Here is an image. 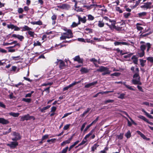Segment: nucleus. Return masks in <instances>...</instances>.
Wrapping results in <instances>:
<instances>
[{
	"instance_id": "obj_1",
	"label": "nucleus",
	"mask_w": 153,
	"mask_h": 153,
	"mask_svg": "<svg viewBox=\"0 0 153 153\" xmlns=\"http://www.w3.org/2000/svg\"><path fill=\"white\" fill-rule=\"evenodd\" d=\"M65 32L63 33L60 37L61 40H64L66 39L72 38L73 37V35L71 30L70 29H68L67 28L64 29Z\"/></svg>"
},
{
	"instance_id": "obj_2",
	"label": "nucleus",
	"mask_w": 153,
	"mask_h": 153,
	"mask_svg": "<svg viewBox=\"0 0 153 153\" xmlns=\"http://www.w3.org/2000/svg\"><path fill=\"white\" fill-rule=\"evenodd\" d=\"M140 77L139 74L135 73L133 76V79L132 80V83L134 85H141L142 84L140 82Z\"/></svg>"
},
{
	"instance_id": "obj_3",
	"label": "nucleus",
	"mask_w": 153,
	"mask_h": 153,
	"mask_svg": "<svg viewBox=\"0 0 153 153\" xmlns=\"http://www.w3.org/2000/svg\"><path fill=\"white\" fill-rule=\"evenodd\" d=\"M96 71L104 72L102 74L103 76L106 74H109L111 73V71L109 70L107 68L103 66L100 67Z\"/></svg>"
},
{
	"instance_id": "obj_4",
	"label": "nucleus",
	"mask_w": 153,
	"mask_h": 153,
	"mask_svg": "<svg viewBox=\"0 0 153 153\" xmlns=\"http://www.w3.org/2000/svg\"><path fill=\"white\" fill-rule=\"evenodd\" d=\"M18 145V143L16 141L10 142L9 143L7 144V146H9L10 148L12 149L15 148Z\"/></svg>"
},
{
	"instance_id": "obj_5",
	"label": "nucleus",
	"mask_w": 153,
	"mask_h": 153,
	"mask_svg": "<svg viewBox=\"0 0 153 153\" xmlns=\"http://www.w3.org/2000/svg\"><path fill=\"white\" fill-rule=\"evenodd\" d=\"M32 119H34L35 118L33 117L30 116L28 114H27L21 117L20 121H23L25 120H27Z\"/></svg>"
},
{
	"instance_id": "obj_6",
	"label": "nucleus",
	"mask_w": 153,
	"mask_h": 153,
	"mask_svg": "<svg viewBox=\"0 0 153 153\" xmlns=\"http://www.w3.org/2000/svg\"><path fill=\"white\" fill-rule=\"evenodd\" d=\"M57 7L62 10H68L70 8V5L68 4H63L57 6Z\"/></svg>"
},
{
	"instance_id": "obj_7",
	"label": "nucleus",
	"mask_w": 153,
	"mask_h": 153,
	"mask_svg": "<svg viewBox=\"0 0 153 153\" xmlns=\"http://www.w3.org/2000/svg\"><path fill=\"white\" fill-rule=\"evenodd\" d=\"M12 135L14 136V137L12 139V140L16 141L17 140L20 139L21 138L19 134L16 132H13Z\"/></svg>"
},
{
	"instance_id": "obj_8",
	"label": "nucleus",
	"mask_w": 153,
	"mask_h": 153,
	"mask_svg": "<svg viewBox=\"0 0 153 153\" xmlns=\"http://www.w3.org/2000/svg\"><path fill=\"white\" fill-rule=\"evenodd\" d=\"M152 3L151 2H147L144 3L143 5L141 7L146 9H150L152 8Z\"/></svg>"
},
{
	"instance_id": "obj_9",
	"label": "nucleus",
	"mask_w": 153,
	"mask_h": 153,
	"mask_svg": "<svg viewBox=\"0 0 153 153\" xmlns=\"http://www.w3.org/2000/svg\"><path fill=\"white\" fill-rule=\"evenodd\" d=\"M74 134H73L69 139L67 140H66L65 141H63L62 143L61 144V145L62 146H64L65 144H69V143L72 140V139L73 137L74 136Z\"/></svg>"
},
{
	"instance_id": "obj_10",
	"label": "nucleus",
	"mask_w": 153,
	"mask_h": 153,
	"mask_svg": "<svg viewBox=\"0 0 153 153\" xmlns=\"http://www.w3.org/2000/svg\"><path fill=\"white\" fill-rule=\"evenodd\" d=\"M142 46H144V47L145 48L144 50L146 49V48H147V49L146 51L147 52H148L151 47V45L149 43H147L146 44L141 45L140 47H141Z\"/></svg>"
},
{
	"instance_id": "obj_11",
	"label": "nucleus",
	"mask_w": 153,
	"mask_h": 153,
	"mask_svg": "<svg viewBox=\"0 0 153 153\" xmlns=\"http://www.w3.org/2000/svg\"><path fill=\"white\" fill-rule=\"evenodd\" d=\"M74 61L77 62L79 63H82L83 62V59L80 58L79 56H76L73 59Z\"/></svg>"
},
{
	"instance_id": "obj_12",
	"label": "nucleus",
	"mask_w": 153,
	"mask_h": 153,
	"mask_svg": "<svg viewBox=\"0 0 153 153\" xmlns=\"http://www.w3.org/2000/svg\"><path fill=\"white\" fill-rule=\"evenodd\" d=\"M144 46H142L141 47H140L141 52L138 53V54L140 57H142L144 55Z\"/></svg>"
},
{
	"instance_id": "obj_13",
	"label": "nucleus",
	"mask_w": 153,
	"mask_h": 153,
	"mask_svg": "<svg viewBox=\"0 0 153 153\" xmlns=\"http://www.w3.org/2000/svg\"><path fill=\"white\" fill-rule=\"evenodd\" d=\"M114 44L115 45L117 46L119 45H128V44L126 42H114Z\"/></svg>"
},
{
	"instance_id": "obj_14",
	"label": "nucleus",
	"mask_w": 153,
	"mask_h": 153,
	"mask_svg": "<svg viewBox=\"0 0 153 153\" xmlns=\"http://www.w3.org/2000/svg\"><path fill=\"white\" fill-rule=\"evenodd\" d=\"M9 123V121L3 118L0 117V123L4 125L7 124Z\"/></svg>"
},
{
	"instance_id": "obj_15",
	"label": "nucleus",
	"mask_w": 153,
	"mask_h": 153,
	"mask_svg": "<svg viewBox=\"0 0 153 153\" xmlns=\"http://www.w3.org/2000/svg\"><path fill=\"white\" fill-rule=\"evenodd\" d=\"M12 37L17 38L20 40L22 41L24 39V37L21 35L19 34H13L12 35Z\"/></svg>"
},
{
	"instance_id": "obj_16",
	"label": "nucleus",
	"mask_w": 153,
	"mask_h": 153,
	"mask_svg": "<svg viewBox=\"0 0 153 153\" xmlns=\"http://www.w3.org/2000/svg\"><path fill=\"white\" fill-rule=\"evenodd\" d=\"M77 16L78 17V22H80V21H81L83 23H85L86 22V19L85 17L84 16L83 18H82L79 15H78Z\"/></svg>"
},
{
	"instance_id": "obj_17",
	"label": "nucleus",
	"mask_w": 153,
	"mask_h": 153,
	"mask_svg": "<svg viewBox=\"0 0 153 153\" xmlns=\"http://www.w3.org/2000/svg\"><path fill=\"white\" fill-rule=\"evenodd\" d=\"M50 107V105H48L46 107L43 108H41L40 107H39L38 108L39 111H41V112H45V111L48 109Z\"/></svg>"
},
{
	"instance_id": "obj_18",
	"label": "nucleus",
	"mask_w": 153,
	"mask_h": 153,
	"mask_svg": "<svg viewBox=\"0 0 153 153\" xmlns=\"http://www.w3.org/2000/svg\"><path fill=\"white\" fill-rule=\"evenodd\" d=\"M58 61H59V68L61 69H63V67L65 66V62L61 59L60 60H58Z\"/></svg>"
},
{
	"instance_id": "obj_19",
	"label": "nucleus",
	"mask_w": 153,
	"mask_h": 153,
	"mask_svg": "<svg viewBox=\"0 0 153 153\" xmlns=\"http://www.w3.org/2000/svg\"><path fill=\"white\" fill-rule=\"evenodd\" d=\"M27 33L30 36V37H32L33 38L36 37L37 36V35L35 34L34 31H31L30 30L28 31Z\"/></svg>"
},
{
	"instance_id": "obj_20",
	"label": "nucleus",
	"mask_w": 153,
	"mask_h": 153,
	"mask_svg": "<svg viewBox=\"0 0 153 153\" xmlns=\"http://www.w3.org/2000/svg\"><path fill=\"white\" fill-rule=\"evenodd\" d=\"M97 83V81L93 82L91 83H89L88 84L86 85L85 87L86 88H88L96 84Z\"/></svg>"
},
{
	"instance_id": "obj_21",
	"label": "nucleus",
	"mask_w": 153,
	"mask_h": 153,
	"mask_svg": "<svg viewBox=\"0 0 153 153\" xmlns=\"http://www.w3.org/2000/svg\"><path fill=\"white\" fill-rule=\"evenodd\" d=\"M131 59L133 60V62L135 64H137L138 58L136 56H133L131 57Z\"/></svg>"
},
{
	"instance_id": "obj_22",
	"label": "nucleus",
	"mask_w": 153,
	"mask_h": 153,
	"mask_svg": "<svg viewBox=\"0 0 153 153\" xmlns=\"http://www.w3.org/2000/svg\"><path fill=\"white\" fill-rule=\"evenodd\" d=\"M22 31H28L30 30H32V28L29 27L27 25H25L24 27H22Z\"/></svg>"
},
{
	"instance_id": "obj_23",
	"label": "nucleus",
	"mask_w": 153,
	"mask_h": 153,
	"mask_svg": "<svg viewBox=\"0 0 153 153\" xmlns=\"http://www.w3.org/2000/svg\"><path fill=\"white\" fill-rule=\"evenodd\" d=\"M94 131V129H92L88 134H87L84 137V139H86L88 138L90 136L92 135L93 132Z\"/></svg>"
},
{
	"instance_id": "obj_24",
	"label": "nucleus",
	"mask_w": 153,
	"mask_h": 153,
	"mask_svg": "<svg viewBox=\"0 0 153 153\" xmlns=\"http://www.w3.org/2000/svg\"><path fill=\"white\" fill-rule=\"evenodd\" d=\"M89 70L85 68H82L80 70V71L82 73H87L89 72Z\"/></svg>"
},
{
	"instance_id": "obj_25",
	"label": "nucleus",
	"mask_w": 153,
	"mask_h": 153,
	"mask_svg": "<svg viewBox=\"0 0 153 153\" xmlns=\"http://www.w3.org/2000/svg\"><path fill=\"white\" fill-rule=\"evenodd\" d=\"M9 114L14 117H17L19 116V113H15L13 112H11L9 113Z\"/></svg>"
},
{
	"instance_id": "obj_26",
	"label": "nucleus",
	"mask_w": 153,
	"mask_h": 153,
	"mask_svg": "<svg viewBox=\"0 0 153 153\" xmlns=\"http://www.w3.org/2000/svg\"><path fill=\"white\" fill-rule=\"evenodd\" d=\"M31 23L33 25H42V22L40 20H39L37 22H31Z\"/></svg>"
},
{
	"instance_id": "obj_27",
	"label": "nucleus",
	"mask_w": 153,
	"mask_h": 153,
	"mask_svg": "<svg viewBox=\"0 0 153 153\" xmlns=\"http://www.w3.org/2000/svg\"><path fill=\"white\" fill-rule=\"evenodd\" d=\"M90 110L91 108H88L87 109V110L85 111L80 116L82 117H84L85 116Z\"/></svg>"
},
{
	"instance_id": "obj_28",
	"label": "nucleus",
	"mask_w": 153,
	"mask_h": 153,
	"mask_svg": "<svg viewBox=\"0 0 153 153\" xmlns=\"http://www.w3.org/2000/svg\"><path fill=\"white\" fill-rule=\"evenodd\" d=\"M146 14L147 13L144 12L138 13V15L139 17L141 18L145 16Z\"/></svg>"
},
{
	"instance_id": "obj_29",
	"label": "nucleus",
	"mask_w": 153,
	"mask_h": 153,
	"mask_svg": "<svg viewBox=\"0 0 153 153\" xmlns=\"http://www.w3.org/2000/svg\"><path fill=\"white\" fill-rule=\"evenodd\" d=\"M140 65L142 67H144L145 65V63L146 62V60H144L143 59H140Z\"/></svg>"
},
{
	"instance_id": "obj_30",
	"label": "nucleus",
	"mask_w": 153,
	"mask_h": 153,
	"mask_svg": "<svg viewBox=\"0 0 153 153\" xmlns=\"http://www.w3.org/2000/svg\"><path fill=\"white\" fill-rule=\"evenodd\" d=\"M80 23L79 22H78V23H76L75 22H74L72 23V24L71 25V27L74 28L77 27L78 25L80 24Z\"/></svg>"
},
{
	"instance_id": "obj_31",
	"label": "nucleus",
	"mask_w": 153,
	"mask_h": 153,
	"mask_svg": "<svg viewBox=\"0 0 153 153\" xmlns=\"http://www.w3.org/2000/svg\"><path fill=\"white\" fill-rule=\"evenodd\" d=\"M99 146V145L97 143H95L94 145L93 146L91 147V151L94 152L96 149Z\"/></svg>"
},
{
	"instance_id": "obj_32",
	"label": "nucleus",
	"mask_w": 153,
	"mask_h": 153,
	"mask_svg": "<svg viewBox=\"0 0 153 153\" xmlns=\"http://www.w3.org/2000/svg\"><path fill=\"white\" fill-rule=\"evenodd\" d=\"M114 22V23H112L111 25H110L109 27L111 29H112L114 28L116 29H117L116 27L115 26V22L113 21Z\"/></svg>"
},
{
	"instance_id": "obj_33",
	"label": "nucleus",
	"mask_w": 153,
	"mask_h": 153,
	"mask_svg": "<svg viewBox=\"0 0 153 153\" xmlns=\"http://www.w3.org/2000/svg\"><path fill=\"white\" fill-rule=\"evenodd\" d=\"M41 45V43L38 41H34L33 42V45L35 46H40Z\"/></svg>"
},
{
	"instance_id": "obj_34",
	"label": "nucleus",
	"mask_w": 153,
	"mask_h": 153,
	"mask_svg": "<svg viewBox=\"0 0 153 153\" xmlns=\"http://www.w3.org/2000/svg\"><path fill=\"white\" fill-rule=\"evenodd\" d=\"M73 86V85L72 83H71V84L69 85L64 88H63V91H65L66 90H67L68 89L72 87Z\"/></svg>"
},
{
	"instance_id": "obj_35",
	"label": "nucleus",
	"mask_w": 153,
	"mask_h": 153,
	"mask_svg": "<svg viewBox=\"0 0 153 153\" xmlns=\"http://www.w3.org/2000/svg\"><path fill=\"white\" fill-rule=\"evenodd\" d=\"M104 23L102 21H99L98 22V26L100 27H103L104 26Z\"/></svg>"
},
{
	"instance_id": "obj_36",
	"label": "nucleus",
	"mask_w": 153,
	"mask_h": 153,
	"mask_svg": "<svg viewBox=\"0 0 153 153\" xmlns=\"http://www.w3.org/2000/svg\"><path fill=\"white\" fill-rule=\"evenodd\" d=\"M22 101L25 102H26L29 103L31 101V99L30 98H23L22 99Z\"/></svg>"
},
{
	"instance_id": "obj_37",
	"label": "nucleus",
	"mask_w": 153,
	"mask_h": 153,
	"mask_svg": "<svg viewBox=\"0 0 153 153\" xmlns=\"http://www.w3.org/2000/svg\"><path fill=\"white\" fill-rule=\"evenodd\" d=\"M125 136L127 138H130L131 136V134L130 131H128L125 134Z\"/></svg>"
},
{
	"instance_id": "obj_38",
	"label": "nucleus",
	"mask_w": 153,
	"mask_h": 153,
	"mask_svg": "<svg viewBox=\"0 0 153 153\" xmlns=\"http://www.w3.org/2000/svg\"><path fill=\"white\" fill-rule=\"evenodd\" d=\"M87 141V140L86 139H84V138L82 142L78 145V146H81L84 144Z\"/></svg>"
},
{
	"instance_id": "obj_39",
	"label": "nucleus",
	"mask_w": 153,
	"mask_h": 153,
	"mask_svg": "<svg viewBox=\"0 0 153 153\" xmlns=\"http://www.w3.org/2000/svg\"><path fill=\"white\" fill-rule=\"evenodd\" d=\"M140 25L141 24L139 23H137L136 24L137 29L139 30H141L143 29L142 27L138 26Z\"/></svg>"
},
{
	"instance_id": "obj_40",
	"label": "nucleus",
	"mask_w": 153,
	"mask_h": 153,
	"mask_svg": "<svg viewBox=\"0 0 153 153\" xmlns=\"http://www.w3.org/2000/svg\"><path fill=\"white\" fill-rule=\"evenodd\" d=\"M7 28L8 29H14V25L10 24V25H7Z\"/></svg>"
},
{
	"instance_id": "obj_41",
	"label": "nucleus",
	"mask_w": 153,
	"mask_h": 153,
	"mask_svg": "<svg viewBox=\"0 0 153 153\" xmlns=\"http://www.w3.org/2000/svg\"><path fill=\"white\" fill-rule=\"evenodd\" d=\"M126 94L124 93H122L120 94V95L118 97V98H120V99H123L124 98V97L125 96Z\"/></svg>"
},
{
	"instance_id": "obj_42",
	"label": "nucleus",
	"mask_w": 153,
	"mask_h": 153,
	"mask_svg": "<svg viewBox=\"0 0 153 153\" xmlns=\"http://www.w3.org/2000/svg\"><path fill=\"white\" fill-rule=\"evenodd\" d=\"M13 47H10L7 48L9 49L8 51L10 52H13L15 51V50L14 49H11L12 48H13Z\"/></svg>"
},
{
	"instance_id": "obj_43",
	"label": "nucleus",
	"mask_w": 153,
	"mask_h": 153,
	"mask_svg": "<svg viewBox=\"0 0 153 153\" xmlns=\"http://www.w3.org/2000/svg\"><path fill=\"white\" fill-rule=\"evenodd\" d=\"M147 59L152 63H153V57H149L147 58Z\"/></svg>"
},
{
	"instance_id": "obj_44",
	"label": "nucleus",
	"mask_w": 153,
	"mask_h": 153,
	"mask_svg": "<svg viewBox=\"0 0 153 153\" xmlns=\"http://www.w3.org/2000/svg\"><path fill=\"white\" fill-rule=\"evenodd\" d=\"M68 149V147L67 146L65 149H63L61 152H60L59 153H66Z\"/></svg>"
},
{
	"instance_id": "obj_45",
	"label": "nucleus",
	"mask_w": 153,
	"mask_h": 153,
	"mask_svg": "<svg viewBox=\"0 0 153 153\" xmlns=\"http://www.w3.org/2000/svg\"><path fill=\"white\" fill-rule=\"evenodd\" d=\"M130 15V13H123L124 16L125 18H127Z\"/></svg>"
},
{
	"instance_id": "obj_46",
	"label": "nucleus",
	"mask_w": 153,
	"mask_h": 153,
	"mask_svg": "<svg viewBox=\"0 0 153 153\" xmlns=\"http://www.w3.org/2000/svg\"><path fill=\"white\" fill-rule=\"evenodd\" d=\"M88 20L91 21L94 19V17L91 15H88Z\"/></svg>"
},
{
	"instance_id": "obj_47",
	"label": "nucleus",
	"mask_w": 153,
	"mask_h": 153,
	"mask_svg": "<svg viewBox=\"0 0 153 153\" xmlns=\"http://www.w3.org/2000/svg\"><path fill=\"white\" fill-rule=\"evenodd\" d=\"M116 10L118 12L120 13H123L122 10L120 9V7H116Z\"/></svg>"
},
{
	"instance_id": "obj_48",
	"label": "nucleus",
	"mask_w": 153,
	"mask_h": 153,
	"mask_svg": "<svg viewBox=\"0 0 153 153\" xmlns=\"http://www.w3.org/2000/svg\"><path fill=\"white\" fill-rule=\"evenodd\" d=\"M24 11L23 9L22 8H18V12L19 13H22Z\"/></svg>"
},
{
	"instance_id": "obj_49",
	"label": "nucleus",
	"mask_w": 153,
	"mask_h": 153,
	"mask_svg": "<svg viewBox=\"0 0 153 153\" xmlns=\"http://www.w3.org/2000/svg\"><path fill=\"white\" fill-rule=\"evenodd\" d=\"M103 19L106 20L107 21H109L110 22L112 23L113 21L111 20L108 18L107 16H104L103 17Z\"/></svg>"
},
{
	"instance_id": "obj_50",
	"label": "nucleus",
	"mask_w": 153,
	"mask_h": 153,
	"mask_svg": "<svg viewBox=\"0 0 153 153\" xmlns=\"http://www.w3.org/2000/svg\"><path fill=\"white\" fill-rule=\"evenodd\" d=\"M49 135L48 134H45L43 136L42 138V140H44L46 139L48 137Z\"/></svg>"
},
{
	"instance_id": "obj_51",
	"label": "nucleus",
	"mask_w": 153,
	"mask_h": 153,
	"mask_svg": "<svg viewBox=\"0 0 153 153\" xmlns=\"http://www.w3.org/2000/svg\"><path fill=\"white\" fill-rule=\"evenodd\" d=\"M126 88H128V89L132 90V91H135V89L133 88H132V87L131 86H130L129 85H126Z\"/></svg>"
},
{
	"instance_id": "obj_52",
	"label": "nucleus",
	"mask_w": 153,
	"mask_h": 153,
	"mask_svg": "<svg viewBox=\"0 0 153 153\" xmlns=\"http://www.w3.org/2000/svg\"><path fill=\"white\" fill-rule=\"evenodd\" d=\"M70 124H67V125H65L63 128L64 130H67L68 128H69L70 127Z\"/></svg>"
},
{
	"instance_id": "obj_53",
	"label": "nucleus",
	"mask_w": 153,
	"mask_h": 153,
	"mask_svg": "<svg viewBox=\"0 0 153 153\" xmlns=\"http://www.w3.org/2000/svg\"><path fill=\"white\" fill-rule=\"evenodd\" d=\"M13 29H14V31H19L20 30V28L17 26L14 25Z\"/></svg>"
},
{
	"instance_id": "obj_54",
	"label": "nucleus",
	"mask_w": 153,
	"mask_h": 153,
	"mask_svg": "<svg viewBox=\"0 0 153 153\" xmlns=\"http://www.w3.org/2000/svg\"><path fill=\"white\" fill-rule=\"evenodd\" d=\"M141 137L144 139L146 140H149V138L146 137L143 134Z\"/></svg>"
},
{
	"instance_id": "obj_55",
	"label": "nucleus",
	"mask_w": 153,
	"mask_h": 153,
	"mask_svg": "<svg viewBox=\"0 0 153 153\" xmlns=\"http://www.w3.org/2000/svg\"><path fill=\"white\" fill-rule=\"evenodd\" d=\"M56 109V108L55 107L53 106L51 108V112H55Z\"/></svg>"
},
{
	"instance_id": "obj_56",
	"label": "nucleus",
	"mask_w": 153,
	"mask_h": 153,
	"mask_svg": "<svg viewBox=\"0 0 153 153\" xmlns=\"http://www.w3.org/2000/svg\"><path fill=\"white\" fill-rule=\"evenodd\" d=\"M141 104L142 105H145L148 106H149L150 105V103L147 102H143Z\"/></svg>"
},
{
	"instance_id": "obj_57",
	"label": "nucleus",
	"mask_w": 153,
	"mask_h": 153,
	"mask_svg": "<svg viewBox=\"0 0 153 153\" xmlns=\"http://www.w3.org/2000/svg\"><path fill=\"white\" fill-rule=\"evenodd\" d=\"M90 61L93 62L94 64H95V63L97 62V60L94 58H92L91 59H90Z\"/></svg>"
},
{
	"instance_id": "obj_58",
	"label": "nucleus",
	"mask_w": 153,
	"mask_h": 153,
	"mask_svg": "<svg viewBox=\"0 0 153 153\" xmlns=\"http://www.w3.org/2000/svg\"><path fill=\"white\" fill-rule=\"evenodd\" d=\"M0 52L2 53H6L7 52V51L6 50H5L2 49L0 48Z\"/></svg>"
},
{
	"instance_id": "obj_59",
	"label": "nucleus",
	"mask_w": 153,
	"mask_h": 153,
	"mask_svg": "<svg viewBox=\"0 0 153 153\" xmlns=\"http://www.w3.org/2000/svg\"><path fill=\"white\" fill-rule=\"evenodd\" d=\"M132 55V53H130L126 55H125L124 56V58H128L130 57Z\"/></svg>"
},
{
	"instance_id": "obj_60",
	"label": "nucleus",
	"mask_w": 153,
	"mask_h": 153,
	"mask_svg": "<svg viewBox=\"0 0 153 153\" xmlns=\"http://www.w3.org/2000/svg\"><path fill=\"white\" fill-rule=\"evenodd\" d=\"M117 137L118 139L120 140L122 139L123 138V134H120V135L117 136Z\"/></svg>"
},
{
	"instance_id": "obj_61",
	"label": "nucleus",
	"mask_w": 153,
	"mask_h": 153,
	"mask_svg": "<svg viewBox=\"0 0 153 153\" xmlns=\"http://www.w3.org/2000/svg\"><path fill=\"white\" fill-rule=\"evenodd\" d=\"M80 42H85V41L84 39L82 38H79L77 39Z\"/></svg>"
},
{
	"instance_id": "obj_62",
	"label": "nucleus",
	"mask_w": 153,
	"mask_h": 153,
	"mask_svg": "<svg viewBox=\"0 0 153 153\" xmlns=\"http://www.w3.org/2000/svg\"><path fill=\"white\" fill-rule=\"evenodd\" d=\"M20 57L19 56H13L12 58L15 60H17L19 59Z\"/></svg>"
},
{
	"instance_id": "obj_63",
	"label": "nucleus",
	"mask_w": 153,
	"mask_h": 153,
	"mask_svg": "<svg viewBox=\"0 0 153 153\" xmlns=\"http://www.w3.org/2000/svg\"><path fill=\"white\" fill-rule=\"evenodd\" d=\"M114 101L113 100H109L105 101V103H107L109 102H112Z\"/></svg>"
},
{
	"instance_id": "obj_64",
	"label": "nucleus",
	"mask_w": 153,
	"mask_h": 153,
	"mask_svg": "<svg viewBox=\"0 0 153 153\" xmlns=\"http://www.w3.org/2000/svg\"><path fill=\"white\" fill-rule=\"evenodd\" d=\"M146 115L149 118L153 119V117L149 114L148 113Z\"/></svg>"
}]
</instances>
